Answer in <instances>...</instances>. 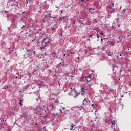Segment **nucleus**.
Returning a JSON list of instances; mask_svg holds the SVG:
<instances>
[{
  "label": "nucleus",
  "mask_w": 131,
  "mask_h": 131,
  "mask_svg": "<svg viewBox=\"0 0 131 131\" xmlns=\"http://www.w3.org/2000/svg\"><path fill=\"white\" fill-rule=\"evenodd\" d=\"M42 47H40V50H43L46 48V47H48L50 45V38H45L43 40L41 41Z\"/></svg>",
  "instance_id": "f257e3e1"
},
{
  "label": "nucleus",
  "mask_w": 131,
  "mask_h": 131,
  "mask_svg": "<svg viewBox=\"0 0 131 131\" xmlns=\"http://www.w3.org/2000/svg\"><path fill=\"white\" fill-rule=\"evenodd\" d=\"M94 74H92L91 75H88L85 77L87 82H90L91 80L94 79Z\"/></svg>",
  "instance_id": "f03ea898"
},
{
  "label": "nucleus",
  "mask_w": 131,
  "mask_h": 131,
  "mask_svg": "<svg viewBox=\"0 0 131 131\" xmlns=\"http://www.w3.org/2000/svg\"><path fill=\"white\" fill-rule=\"evenodd\" d=\"M107 8H109V9L112 10V9L114 8V4L113 3H112L111 4H109V5L107 6Z\"/></svg>",
  "instance_id": "7ed1b4c3"
},
{
  "label": "nucleus",
  "mask_w": 131,
  "mask_h": 131,
  "mask_svg": "<svg viewBox=\"0 0 131 131\" xmlns=\"http://www.w3.org/2000/svg\"><path fill=\"white\" fill-rule=\"evenodd\" d=\"M30 56H31V54L26 53L24 55V58H25L26 59V58H28V57H30Z\"/></svg>",
  "instance_id": "20e7f679"
},
{
  "label": "nucleus",
  "mask_w": 131,
  "mask_h": 131,
  "mask_svg": "<svg viewBox=\"0 0 131 131\" xmlns=\"http://www.w3.org/2000/svg\"><path fill=\"white\" fill-rule=\"evenodd\" d=\"M45 20H50L51 19V14H49V15H45Z\"/></svg>",
  "instance_id": "39448f33"
},
{
  "label": "nucleus",
  "mask_w": 131,
  "mask_h": 131,
  "mask_svg": "<svg viewBox=\"0 0 131 131\" xmlns=\"http://www.w3.org/2000/svg\"><path fill=\"white\" fill-rule=\"evenodd\" d=\"M80 93H81V95L85 96L84 94L85 93V91H84V88H82V87L81 88Z\"/></svg>",
  "instance_id": "423d86ee"
},
{
  "label": "nucleus",
  "mask_w": 131,
  "mask_h": 131,
  "mask_svg": "<svg viewBox=\"0 0 131 131\" xmlns=\"http://www.w3.org/2000/svg\"><path fill=\"white\" fill-rule=\"evenodd\" d=\"M116 122H115V121H111V124H112V125H111V128H113V127H115V124H116Z\"/></svg>",
  "instance_id": "0eeeda50"
},
{
  "label": "nucleus",
  "mask_w": 131,
  "mask_h": 131,
  "mask_svg": "<svg viewBox=\"0 0 131 131\" xmlns=\"http://www.w3.org/2000/svg\"><path fill=\"white\" fill-rule=\"evenodd\" d=\"M86 104H88V99L85 98L83 101V105H84L85 106Z\"/></svg>",
  "instance_id": "6e6552de"
},
{
  "label": "nucleus",
  "mask_w": 131,
  "mask_h": 131,
  "mask_svg": "<svg viewBox=\"0 0 131 131\" xmlns=\"http://www.w3.org/2000/svg\"><path fill=\"white\" fill-rule=\"evenodd\" d=\"M19 4H18V3L15 2L13 3V4L11 5V6L13 7L15 6V7H17Z\"/></svg>",
  "instance_id": "1a4fd4ad"
},
{
  "label": "nucleus",
  "mask_w": 131,
  "mask_h": 131,
  "mask_svg": "<svg viewBox=\"0 0 131 131\" xmlns=\"http://www.w3.org/2000/svg\"><path fill=\"white\" fill-rule=\"evenodd\" d=\"M51 57H53V58H55L56 57V52H53L51 54Z\"/></svg>",
  "instance_id": "9d476101"
},
{
  "label": "nucleus",
  "mask_w": 131,
  "mask_h": 131,
  "mask_svg": "<svg viewBox=\"0 0 131 131\" xmlns=\"http://www.w3.org/2000/svg\"><path fill=\"white\" fill-rule=\"evenodd\" d=\"M75 93H76V95L74 96V98H77V96H78V95H80V92H77L76 93V91H75Z\"/></svg>",
  "instance_id": "9b49d317"
},
{
  "label": "nucleus",
  "mask_w": 131,
  "mask_h": 131,
  "mask_svg": "<svg viewBox=\"0 0 131 131\" xmlns=\"http://www.w3.org/2000/svg\"><path fill=\"white\" fill-rule=\"evenodd\" d=\"M68 52H69V53H70V54H72L75 53V52H74V51H73V50H72V51L71 50H68Z\"/></svg>",
  "instance_id": "f8f14e48"
},
{
  "label": "nucleus",
  "mask_w": 131,
  "mask_h": 131,
  "mask_svg": "<svg viewBox=\"0 0 131 131\" xmlns=\"http://www.w3.org/2000/svg\"><path fill=\"white\" fill-rule=\"evenodd\" d=\"M114 131H119V128H118V127L117 126L116 128L114 129Z\"/></svg>",
  "instance_id": "ddd939ff"
},
{
  "label": "nucleus",
  "mask_w": 131,
  "mask_h": 131,
  "mask_svg": "<svg viewBox=\"0 0 131 131\" xmlns=\"http://www.w3.org/2000/svg\"><path fill=\"white\" fill-rule=\"evenodd\" d=\"M49 107L50 108V110H52V109H53L54 108V105L53 104H50L49 105Z\"/></svg>",
  "instance_id": "4468645a"
},
{
  "label": "nucleus",
  "mask_w": 131,
  "mask_h": 131,
  "mask_svg": "<svg viewBox=\"0 0 131 131\" xmlns=\"http://www.w3.org/2000/svg\"><path fill=\"white\" fill-rule=\"evenodd\" d=\"M74 127L73 125H71L70 128V130H74V129H73Z\"/></svg>",
  "instance_id": "2eb2a0df"
},
{
  "label": "nucleus",
  "mask_w": 131,
  "mask_h": 131,
  "mask_svg": "<svg viewBox=\"0 0 131 131\" xmlns=\"http://www.w3.org/2000/svg\"><path fill=\"white\" fill-rule=\"evenodd\" d=\"M23 99H22V100H21L20 101L19 104H20V106H22V104H23Z\"/></svg>",
  "instance_id": "dca6fc26"
},
{
  "label": "nucleus",
  "mask_w": 131,
  "mask_h": 131,
  "mask_svg": "<svg viewBox=\"0 0 131 131\" xmlns=\"http://www.w3.org/2000/svg\"><path fill=\"white\" fill-rule=\"evenodd\" d=\"M100 35H101V36H104V33L103 32H99Z\"/></svg>",
  "instance_id": "f3484780"
},
{
  "label": "nucleus",
  "mask_w": 131,
  "mask_h": 131,
  "mask_svg": "<svg viewBox=\"0 0 131 131\" xmlns=\"http://www.w3.org/2000/svg\"><path fill=\"white\" fill-rule=\"evenodd\" d=\"M26 26V25H23L21 28V29H23V28H25Z\"/></svg>",
  "instance_id": "a211bd4d"
},
{
  "label": "nucleus",
  "mask_w": 131,
  "mask_h": 131,
  "mask_svg": "<svg viewBox=\"0 0 131 131\" xmlns=\"http://www.w3.org/2000/svg\"><path fill=\"white\" fill-rule=\"evenodd\" d=\"M55 103H56V104H58L59 103V100L58 99L55 100Z\"/></svg>",
  "instance_id": "6ab92c4d"
},
{
  "label": "nucleus",
  "mask_w": 131,
  "mask_h": 131,
  "mask_svg": "<svg viewBox=\"0 0 131 131\" xmlns=\"http://www.w3.org/2000/svg\"><path fill=\"white\" fill-rule=\"evenodd\" d=\"M30 52H31V49H27V53H29Z\"/></svg>",
  "instance_id": "aec40b11"
},
{
  "label": "nucleus",
  "mask_w": 131,
  "mask_h": 131,
  "mask_svg": "<svg viewBox=\"0 0 131 131\" xmlns=\"http://www.w3.org/2000/svg\"><path fill=\"white\" fill-rule=\"evenodd\" d=\"M93 10H95V9L90 8V9H89V12H91V11H93Z\"/></svg>",
  "instance_id": "412c9836"
},
{
  "label": "nucleus",
  "mask_w": 131,
  "mask_h": 131,
  "mask_svg": "<svg viewBox=\"0 0 131 131\" xmlns=\"http://www.w3.org/2000/svg\"><path fill=\"white\" fill-rule=\"evenodd\" d=\"M93 21H94V22H96V23H98V21H97V19H93Z\"/></svg>",
  "instance_id": "4be33fe9"
},
{
  "label": "nucleus",
  "mask_w": 131,
  "mask_h": 131,
  "mask_svg": "<svg viewBox=\"0 0 131 131\" xmlns=\"http://www.w3.org/2000/svg\"><path fill=\"white\" fill-rule=\"evenodd\" d=\"M91 107H93V108H95V107H96V105H95V104H92V105H91Z\"/></svg>",
  "instance_id": "5701e85b"
},
{
  "label": "nucleus",
  "mask_w": 131,
  "mask_h": 131,
  "mask_svg": "<svg viewBox=\"0 0 131 131\" xmlns=\"http://www.w3.org/2000/svg\"><path fill=\"white\" fill-rule=\"evenodd\" d=\"M3 12L5 13V14H6V13H9V11H4Z\"/></svg>",
  "instance_id": "b1692460"
},
{
  "label": "nucleus",
  "mask_w": 131,
  "mask_h": 131,
  "mask_svg": "<svg viewBox=\"0 0 131 131\" xmlns=\"http://www.w3.org/2000/svg\"><path fill=\"white\" fill-rule=\"evenodd\" d=\"M97 38H100V37H99V34H97Z\"/></svg>",
  "instance_id": "393cba45"
},
{
  "label": "nucleus",
  "mask_w": 131,
  "mask_h": 131,
  "mask_svg": "<svg viewBox=\"0 0 131 131\" xmlns=\"http://www.w3.org/2000/svg\"><path fill=\"white\" fill-rule=\"evenodd\" d=\"M40 111H41V110H40V111H38L36 113H39V112H40Z\"/></svg>",
  "instance_id": "a878e982"
},
{
  "label": "nucleus",
  "mask_w": 131,
  "mask_h": 131,
  "mask_svg": "<svg viewBox=\"0 0 131 131\" xmlns=\"http://www.w3.org/2000/svg\"><path fill=\"white\" fill-rule=\"evenodd\" d=\"M123 12H124V13H125V12H126V9H123Z\"/></svg>",
  "instance_id": "bb28decb"
},
{
  "label": "nucleus",
  "mask_w": 131,
  "mask_h": 131,
  "mask_svg": "<svg viewBox=\"0 0 131 131\" xmlns=\"http://www.w3.org/2000/svg\"><path fill=\"white\" fill-rule=\"evenodd\" d=\"M89 37H90V38H92V35H90Z\"/></svg>",
  "instance_id": "cd10ccee"
},
{
  "label": "nucleus",
  "mask_w": 131,
  "mask_h": 131,
  "mask_svg": "<svg viewBox=\"0 0 131 131\" xmlns=\"http://www.w3.org/2000/svg\"><path fill=\"white\" fill-rule=\"evenodd\" d=\"M35 41V39L32 40V42H34Z\"/></svg>",
  "instance_id": "c85d7f7f"
},
{
  "label": "nucleus",
  "mask_w": 131,
  "mask_h": 131,
  "mask_svg": "<svg viewBox=\"0 0 131 131\" xmlns=\"http://www.w3.org/2000/svg\"><path fill=\"white\" fill-rule=\"evenodd\" d=\"M33 53H34V55H35V54H36V52H35V51H34Z\"/></svg>",
  "instance_id": "c756f323"
},
{
  "label": "nucleus",
  "mask_w": 131,
  "mask_h": 131,
  "mask_svg": "<svg viewBox=\"0 0 131 131\" xmlns=\"http://www.w3.org/2000/svg\"><path fill=\"white\" fill-rule=\"evenodd\" d=\"M17 28V25H15L14 26V28Z\"/></svg>",
  "instance_id": "7c9ffc66"
},
{
  "label": "nucleus",
  "mask_w": 131,
  "mask_h": 131,
  "mask_svg": "<svg viewBox=\"0 0 131 131\" xmlns=\"http://www.w3.org/2000/svg\"><path fill=\"white\" fill-rule=\"evenodd\" d=\"M59 111H60V113H62V110L60 109Z\"/></svg>",
  "instance_id": "2f4dec72"
},
{
  "label": "nucleus",
  "mask_w": 131,
  "mask_h": 131,
  "mask_svg": "<svg viewBox=\"0 0 131 131\" xmlns=\"http://www.w3.org/2000/svg\"><path fill=\"white\" fill-rule=\"evenodd\" d=\"M128 36H129V37H130V39H131V35H128Z\"/></svg>",
  "instance_id": "473e14b6"
},
{
  "label": "nucleus",
  "mask_w": 131,
  "mask_h": 131,
  "mask_svg": "<svg viewBox=\"0 0 131 131\" xmlns=\"http://www.w3.org/2000/svg\"><path fill=\"white\" fill-rule=\"evenodd\" d=\"M61 14L63 13V10H61Z\"/></svg>",
  "instance_id": "72a5a7b5"
},
{
  "label": "nucleus",
  "mask_w": 131,
  "mask_h": 131,
  "mask_svg": "<svg viewBox=\"0 0 131 131\" xmlns=\"http://www.w3.org/2000/svg\"><path fill=\"white\" fill-rule=\"evenodd\" d=\"M67 56L68 57L69 56V54H67Z\"/></svg>",
  "instance_id": "f704fd0d"
},
{
  "label": "nucleus",
  "mask_w": 131,
  "mask_h": 131,
  "mask_svg": "<svg viewBox=\"0 0 131 131\" xmlns=\"http://www.w3.org/2000/svg\"><path fill=\"white\" fill-rule=\"evenodd\" d=\"M58 84L59 85H61V83H60V82H58Z\"/></svg>",
  "instance_id": "c9c22d12"
},
{
  "label": "nucleus",
  "mask_w": 131,
  "mask_h": 131,
  "mask_svg": "<svg viewBox=\"0 0 131 131\" xmlns=\"http://www.w3.org/2000/svg\"><path fill=\"white\" fill-rule=\"evenodd\" d=\"M28 4V0H27V4Z\"/></svg>",
  "instance_id": "e433bc0d"
},
{
  "label": "nucleus",
  "mask_w": 131,
  "mask_h": 131,
  "mask_svg": "<svg viewBox=\"0 0 131 131\" xmlns=\"http://www.w3.org/2000/svg\"><path fill=\"white\" fill-rule=\"evenodd\" d=\"M42 71H43V72L45 71V69H43Z\"/></svg>",
  "instance_id": "4c0bfd02"
},
{
  "label": "nucleus",
  "mask_w": 131,
  "mask_h": 131,
  "mask_svg": "<svg viewBox=\"0 0 131 131\" xmlns=\"http://www.w3.org/2000/svg\"><path fill=\"white\" fill-rule=\"evenodd\" d=\"M121 98H123V95H121Z\"/></svg>",
  "instance_id": "58836bf2"
},
{
  "label": "nucleus",
  "mask_w": 131,
  "mask_h": 131,
  "mask_svg": "<svg viewBox=\"0 0 131 131\" xmlns=\"http://www.w3.org/2000/svg\"><path fill=\"white\" fill-rule=\"evenodd\" d=\"M81 2H84V0H81Z\"/></svg>",
  "instance_id": "ea45409f"
},
{
  "label": "nucleus",
  "mask_w": 131,
  "mask_h": 131,
  "mask_svg": "<svg viewBox=\"0 0 131 131\" xmlns=\"http://www.w3.org/2000/svg\"><path fill=\"white\" fill-rule=\"evenodd\" d=\"M118 27H120V25H118Z\"/></svg>",
  "instance_id": "a19ab883"
},
{
  "label": "nucleus",
  "mask_w": 131,
  "mask_h": 131,
  "mask_svg": "<svg viewBox=\"0 0 131 131\" xmlns=\"http://www.w3.org/2000/svg\"><path fill=\"white\" fill-rule=\"evenodd\" d=\"M29 32H31V30H29Z\"/></svg>",
  "instance_id": "79ce46f5"
},
{
  "label": "nucleus",
  "mask_w": 131,
  "mask_h": 131,
  "mask_svg": "<svg viewBox=\"0 0 131 131\" xmlns=\"http://www.w3.org/2000/svg\"><path fill=\"white\" fill-rule=\"evenodd\" d=\"M63 57H65V54H63Z\"/></svg>",
  "instance_id": "37998d69"
},
{
  "label": "nucleus",
  "mask_w": 131,
  "mask_h": 131,
  "mask_svg": "<svg viewBox=\"0 0 131 131\" xmlns=\"http://www.w3.org/2000/svg\"><path fill=\"white\" fill-rule=\"evenodd\" d=\"M101 41H103V39H101Z\"/></svg>",
  "instance_id": "c03bdc74"
},
{
  "label": "nucleus",
  "mask_w": 131,
  "mask_h": 131,
  "mask_svg": "<svg viewBox=\"0 0 131 131\" xmlns=\"http://www.w3.org/2000/svg\"><path fill=\"white\" fill-rule=\"evenodd\" d=\"M29 2H31V0H29Z\"/></svg>",
  "instance_id": "a18cd8bd"
},
{
  "label": "nucleus",
  "mask_w": 131,
  "mask_h": 131,
  "mask_svg": "<svg viewBox=\"0 0 131 131\" xmlns=\"http://www.w3.org/2000/svg\"><path fill=\"white\" fill-rule=\"evenodd\" d=\"M19 93H21V91H19Z\"/></svg>",
  "instance_id": "49530a36"
},
{
  "label": "nucleus",
  "mask_w": 131,
  "mask_h": 131,
  "mask_svg": "<svg viewBox=\"0 0 131 131\" xmlns=\"http://www.w3.org/2000/svg\"><path fill=\"white\" fill-rule=\"evenodd\" d=\"M129 96H130V93L129 94Z\"/></svg>",
  "instance_id": "de8ad7c7"
},
{
  "label": "nucleus",
  "mask_w": 131,
  "mask_h": 131,
  "mask_svg": "<svg viewBox=\"0 0 131 131\" xmlns=\"http://www.w3.org/2000/svg\"><path fill=\"white\" fill-rule=\"evenodd\" d=\"M78 59H79V57H78Z\"/></svg>",
  "instance_id": "09e8293b"
},
{
  "label": "nucleus",
  "mask_w": 131,
  "mask_h": 131,
  "mask_svg": "<svg viewBox=\"0 0 131 131\" xmlns=\"http://www.w3.org/2000/svg\"><path fill=\"white\" fill-rule=\"evenodd\" d=\"M88 39V40H90V39Z\"/></svg>",
  "instance_id": "8fccbe9b"
},
{
  "label": "nucleus",
  "mask_w": 131,
  "mask_h": 131,
  "mask_svg": "<svg viewBox=\"0 0 131 131\" xmlns=\"http://www.w3.org/2000/svg\"><path fill=\"white\" fill-rule=\"evenodd\" d=\"M64 129H67V128H64Z\"/></svg>",
  "instance_id": "3c124183"
},
{
  "label": "nucleus",
  "mask_w": 131,
  "mask_h": 131,
  "mask_svg": "<svg viewBox=\"0 0 131 131\" xmlns=\"http://www.w3.org/2000/svg\"><path fill=\"white\" fill-rule=\"evenodd\" d=\"M39 131H41V130H39Z\"/></svg>",
  "instance_id": "603ef678"
},
{
  "label": "nucleus",
  "mask_w": 131,
  "mask_h": 131,
  "mask_svg": "<svg viewBox=\"0 0 131 131\" xmlns=\"http://www.w3.org/2000/svg\"><path fill=\"white\" fill-rule=\"evenodd\" d=\"M84 38H85V37H84Z\"/></svg>",
  "instance_id": "864d4df0"
},
{
  "label": "nucleus",
  "mask_w": 131,
  "mask_h": 131,
  "mask_svg": "<svg viewBox=\"0 0 131 131\" xmlns=\"http://www.w3.org/2000/svg\"><path fill=\"white\" fill-rule=\"evenodd\" d=\"M91 122H92L93 121H92V120H91Z\"/></svg>",
  "instance_id": "5fc2aeb1"
},
{
  "label": "nucleus",
  "mask_w": 131,
  "mask_h": 131,
  "mask_svg": "<svg viewBox=\"0 0 131 131\" xmlns=\"http://www.w3.org/2000/svg\"><path fill=\"white\" fill-rule=\"evenodd\" d=\"M120 9H121V7Z\"/></svg>",
  "instance_id": "6e6d98bb"
},
{
  "label": "nucleus",
  "mask_w": 131,
  "mask_h": 131,
  "mask_svg": "<svg viewBox=\"0 0 131 131\" xmlns=\"http://www.w3.org/2000/svg\"><path fill=\"white\" fill-rule=\"evenodd\" d=\"M63 18H63H64V17H62Z\"/></svg>",
  "instance_id": "4d7b16f0"
}]
</instances>
